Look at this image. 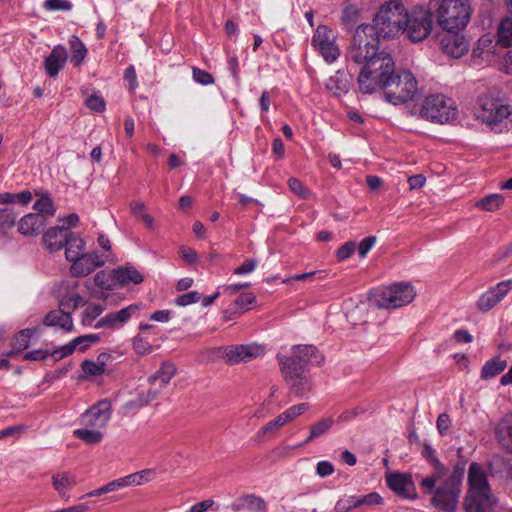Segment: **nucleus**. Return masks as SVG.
<instances>
[{"instance_id":"obj_1","label":"nucleus","mask_w":512,"mask_h":512,"mask_svg":"<svg viewBox=\"0 0 512 512\" xmlns=\"http://www.w3.org/2000/svg\"><path fill=\"white\" fill-rule=\"evenodd\" d=\"M395 63L392 56L381 51L378 57L363 64L358 75L359 90L364 94H372L380 89L385 90L394 72Z\"/></svg>"},{"instance_id":"obj_2","label":"nucleus","mask_w":512,"mask_h":512,"mask_svg":"<svg viewBox=\"0 0 512 512\" xmlns=\"http://www.w3.org/2000/svg\"><path fill=\"white\" fill-rule=\"evenodd\" d=\"M468 493L465 497L466 512H491L495 499L491 495L487 474L478 463H471L468 471Z\"/></svg>"},{"instance_id":"obj_3","label":"nucleus","mask_w":512,"mask_h":512,"mask_svg":"<svg viewBox=\"0 0 512 512\" xmlns=\"http://www.w3.org/2000/svg\"><path fill=\"white\" fill-rule=\"evenodd\" d=\"M405 17L406 7L401 0H390L379 7L371 26L380 38L394 39L403 32Z\"/></svg>"},{"instance_id":"obj_4","label":"nucleus","mask_w":512,"mask_h":512,"mask_svg":"<svg viewBox=\"0 0 512 512\" xmlns=\"http://www.w3.org/2000/svg\"><path fill=\"white\" fill-rule=\"evenodd\" d=\"M379 38L370 24L359 25L348 48L347 59L356 64H365L372 58L378 57L381 53Z\"/></svg>"},{"instance_id":"obj_5","label":"nucleus","mask_w":512,"mask_h":512,"mask_svg":"<svg viewBox=\"0 0 512 512\" xmlns=\"http://www.w3.org/2000/svg\"><path fill=\"white\" fill-rule=\"evenodd\" d=\"M415 296L416 292L411 284L400 282L375 290L369 300L377 308L396 309L411 303Z\"/></svg>"},{"instance_id":"obj_6","label":"nucleus","mask_w":512,"mask_h":512,"mask_svg":"<svg viewBox=\"0 0 512 512\" xmlns=\"http://www.w3.org/2000/svg\"><path fill=\"white\" fill-rule=\"evenodd\" d=\"M475 116L494 128L512 122V106L503 99L484 95L478 100Z\"/></svg>"},{"instance_id":"obj_7","label":"nucleus","mask_w":512,"mask_h":512,"mask_svg":"<svg viewBox=\"0 0 512 512\" xmlns=\"http://www.w3.org/2000/svg\"><path fill=\"white\" fill-rule=\"evenodd\" d=\"M419 94L418 81L410 71L393 72L384 90L385 99L394 104L414 101Z\"/></svg>"},{"instance_id":"obj_8","label":"nucleus","mask_w":512,"mask_h":512,"mask_svg":"<svg viewBox=\"0 0 512 512\" xmlns=\"http://www.w3.org/2000/svg\"><path fill=\"white\" fill-rule=\"evenodd\" d=\"M472 7L468 0H443L438 22L444 30H463L469 23Z\"/></svg>"},{"instance_id":"obj_9","label":"nucleus","mask_w":512,"mask_h":512,"mask_svg":"<svg viewBox=\"0 0 512 512\" xmlns=\"http://www.w3.org/2000/svg\"><path fill=\"white\" fill-rule=\"evenodd\" d=\"M456 114L455 102L442 94L427 96L420 110V116L423 119L441 124L454 119Z\"/></svg>"},{"instance_id":"obj_10","label":"nucleus","mask_w":512,"mask_h":512,"mask_svg":"<svg viewBox=\"0 0 512 512\" xmlns=\"http://www.w3.org/2000/svg\"><path fill=\"white\" fill-rule=\"evenodd\" d=\"M405 25L403 32L412 42H420L424 40L432 29V14L426 8H415L411 12L406 9Z\"/></svg>"},{"instance_id":"obj_11","label":"nucleus","mask_w":512,"mask_h":512,"mask_svg":"<svg viewBox=\"0 0 512 512\" xmlns=\"http://www.w3.org/2000/svg\"><path fill=\"white\" fill-rule=\"evenodd\" d=\"M280 370L289 391L293 395L303 398L311 391V378L306 369L294 366L291 360H284L283 365H280Z\"/></svg>"},{"instance_id":"obj_12","label":"nucleus","mask_w":512,"mask_h":512,"mask_svg":"<svg viewBox=\"0 0 512 512\" xmlns=\"http://www.w3.org/2000/svg\"><path fill=\"white\" fill-rule=\"evenodd\" d=\"M337 36L326 25H319L311 39L313 48L328 64L334 63L340 56V49L336 43Z\"/></svg>"},{"instance_id":"obj_13","label":"nucleus","mask_w":512,"mask_h":512,"mask_svg":"<svg viewBox=\"0 0 512 512\" xmlns=\"http://www.w3.org/2000/svg\"><path fill=\"white\" fill-rule=\"evenodd\" d=\"M291 351V356L277 355L279 365H283L284 360H291L294 366L306 369L308 364L321 365L324 362L323 355L312 345H296Z\"/></svg>"},{"instance_id":"obj_14","label":"nucleus","mask_w":512,"mask_h":512,"mask_svg":"<svg viewBox=\"0 0 512 512\" xmlns=\"http://www.w3.org/2000/svg\"><path fill=\"white\" fill-rule=\"evenodd\" d=\"M428 493H433L432 503L434 506L446 512H456L460 496V488L457 485L445 481Z\"/></svg>"},{"instance_id":"obj_15","label":"nucleus","mask_w":512,"mask_h":512,"mask_svg":"<svg viewBox=\"0 0 512 512\" xmlns=\"http://www.w3.org/2000/svg\"><path fill=\"white\" fill-rule=\"evenodd\" d=\"M111 419V404L108 400H101L87 409L80 418L83 426L102 430Z\"/></svg>"},{"instance_id":"obj_16","label":"nucleus","mask_w":512,"mask_h":512,"mask_svg":"<svg viewBox=\"0 0 512 512\" xmlns=\"http://www.w3.org/2000/svg\"><path fill=\"white\" fill-rule=\"evenodd\" d=\"M265 348L257 344L237 345L225 349L223 358L228 365L248 362L263 356Z\"/></svg>"},{"instance_id":"obj_17","label":"nucleus","mask_w":512,"mask_h":512,"mask_svg":"<svg viewBox=\"0 0 512 512\" xmlns=\"http://www.w3.org/2000/svg\"><path fill=\"white\" fill-rule=\"evenodd\" d=\"M460 31L446 30L441 38L442 50L454 58L462 57L469 49V42Z\"/></svg>"},{"instance_id":"obj_18","label":"nucleus","mask_w":512,"mask_h":512,"mask_svg":"<svg viewBox=\"0 0 512 512\" xmlns=\"http://www.w3.org/2000/svg\"><path fill=\"white\" fill-rule=\"evenodd\" d=\"M511 289L512 280H505L498 283L480 296L477 301L478 309L482 312H488L500 303Z\"/></svg>"},{"instance_id":"obj_19","label":"nucleus","mask_w":512,"mask_h":512,"mask_svg":"<svg viewBox=\"0 0 512 512\" xmlns=\"http://www.w3.org/2000/svg\"><path fill=\"white\" fill-rule=\"evenodd\" d=\"M105 265V260L96 252L85 253L72 263L70 271L73 276L82 277Z\"/></svg>"},{"instance_id":"obj_20","label":"nucleus","mask_w":512,"mask_h":512,"mask_svg":"<svg viewBox=\"0 0 512 512\" xmlns=\"http://www.w3.org/2000/svg\"><path fill=\"white\" fill-rule=\"evenodd\" d=\"M387 486L397 495L410 498L414 491V485L411 476L402 473H391L386 476Z\"/></svg>"},{"instance_id":"obj_21","label":"nucleus","mask_w":512,"mask_h":512,"mask_svg":"<svg viewBox=\"0 0 512 512\" xmlns=\"http://www.w3.org/2000/svg\"><path fill=\"white\" fill-rule=\"evenodd\" d=\"M71 234L57 225L44 233L43 243L50 252L59 251L67 244Z\"/></svg>"},{"instance_id":"obj_22","label":"nucleus","mask_w":512,"mask_h":512,"mask_svg":"<svg viewBox=\"0 0 512 512\" xmlns=\"http://www.w3.org/2000/svg\"><path fill=\"white\" fill-rule=\"evenodd\" d=\"M68 58L67 50L62 45H57L45 58L44 67L50 77H55L64 67Z\"/></svg>"},{"instance_id":"obj_23","label":"nucleus","mask_w":512,"mask_h":512,"mask_svg":"<svg viewBox=\"0 0 512 512\" xmlns=\"http://www.w3.org/2000/svg\"><path fill=\"white\" fill-rule=\"evenodd\" d=\"M43 323L46 326L56 327L65 332H70L74 329L71 313L63 309L48 312L44 317Z\"/></svg>"},{"instance_id":"obj_24","label":"nucleus","mask_w":512,"mask_h":512,"mask_svg":"<svg viewBox=\"0 0 512 512\" xmlns=\"http://www.w3.org/2000/svg\"><path fill=\"white\" fill-rule=\"evenodd\" d=\"M425 455H427L432 464L434 465L435 472L433 475L425 477L422 479L420 485L425 490V492H432L435 484L439 483L440 478L445 473V467L441 464L438 458L435 456V451L428 445L424 447Z\"/></svg>"},{"instance_id":"obj_25","label":"nucleus","mask_w":512,"mask_h":512,"mask_svg":"<svg viewBox=\"0 0 512 512\" xmlns=\"http://www.w3.org/2000/svg\"><path fill=\"white\" fill-rule=\"evenodd\" d=\"M100 340L99 335L97 334H86L81 335L73 339L69 344L65 345L61 349V355L59 358L71 355L77 348L80 351H85L92 344L97 343ZM58 351L52 353L54 358H58Z\"/></svg>"},{"instance_id":"obj_26","label":"nucleus","mask_w":512,"mask_h":512,"mask_svg":"<svg viewBox=\"0 0 512 512\" xmlns=\"http://www.w3.org/2000/svg\"><path fill=\"white\" fill-rule=\"evenodd\" d=\"M497 43H494L493 37L490 34H485L480 37L473 48L472 56L474 59H479L483 62H491L494 58Z\"/></svg>"},{"instance_id":"obj_27","label":"nucleus","mask_w":512,"mask_h":512,"mask_svg":"<svg viewBox=\"0 0 512 512\" xmlns=\"http://www.w3.org/2000/svg\"><path fill=\"white\" fill-rule=\"evenodd\" d=\"M46 225L41 214H27L18 223V231L24 236L37 235Z\"/></svg>"},{"instance_id":"obj_28","label":"nucleus","mask_w":512,"mask_h":512,"mask_svg":"<svg viewBox=\"0 0 512 512\" xmlns=\"http://www.w3.org/2000/svg\"><path fill=\"white\" fill-rule=\"evenodd\" d=\"M77 484L76 477L68 472L57 473L52 476V485L59 496L65 501L70 500L69 491Z\"/></svg>"},{"instance_id":"obj_29","label":"nucleus","mask_w":512,"mask_h":512,"mask_svg":"<svg viewBox=\"0 0 512 512\" xmlns=\"http://www.w3.org/2000/svg\"><path fill=\"white\" fill-rule=\"evenodd\" d=\"M113 279L121 285H127L129 283L140 284L143 282V275L133 266L125 265L112 272Z\"/></svg>"},{"instance_id":"obj_30","label":"nucleus","mask_w":512,"mask_h":512,"mask_svg":"<svg viewBox=\"0 0 512 512\" xmlns=\"http://www.w3.org/2000/svg\"><path fill=\"white\" fill-rule=\"evenodd\" d=\"M496 436L500 445L512 453V414L505 415L496 429Z\"/></svg>"},{"instance_id":"obj_31","label":"nucleus","mask_w":512,"mask_h":512,"mask_svg":"<svg viewBox=\"0 0 512 512\" xmlns=\"http://www.w3.org/2000/svg\"><path fill=\"white\" fill-rule=\"evenodd\" d=\"M241 509L248 510L250 512H266L267 505L263 498L254 494H247L241 497L236 504L233 505L234 511Z\"/></svg>"},{"instance_id":"obj_32","label":"nucleus","mask_w":512,"mask_h":512,"mask_svg":"<svg viewBox=\"0 0 512 512\" xmlns=\"http://www.w3.org/2000/svg\"><path fill=\"white\" fill-rule=\"evenodd\" d=\"M326 87L335 96L346 94L350 87V81L347 74L337 71L333 76L329 77Z\"/></svg>"},{"instance_id":"obj_33","label":"nucleus","mask_w":512,"mask_h":512,"mask_svg":"<svg viewBox=\"0 0 512 512\" xmlns=\"http://www.w3.org/2000/svg\"><path fill=\"white\" fill-rule=\"evenodd\" d=\"M361 16L360 7L351 2H346L342 9L341 24L346 30H352Z\"/></svg>"},{"instance_id":"obj_34","label":"nucleus","mask_w":512,"mask_h":512,"mask_svg":"<svg viewBox=\"0 0 512 512\" xmlns=\"http://www.w3.org/2000/svg\"><path fill=\"white\" fill-rule=\"evenodd\" d=\"M65 247L66 259L73 263L85 254L86 244L82 238L71 234Z\"/></svg>"},{"instance_id":"obj_35","label":"nucleus","mask_w":512,"mask_h":512,"mask_svg":"<svg viewBox=\"0 0 512 512\" xmlns=\"http://www.w3.org/2000/svg\"><path fill=\"white\" fill-rule=\"evenodd\" d=\"M176 374V367L173 363L165 361L151 377L149 382L154 384L159 381L160 387H165Z\"/></svg>"},{"instance_id":"obj_36","label":"nucleus","mask_w":512,"mask_h":512,"mask_svg":"<svg viewBox=\"0 0 512 512\" xmlns=\"http://www.w3.org/2000/svg\"><path fill=\"white\" fill-rule=\"evenodd\" d=\"M507 367V361L499 357L488 360L481 369V378L489 380L499 375Z\"/></svg>"},{"instance_id":"obj_37","label":"nucleus","mask_w":512,"mask_h":512,"mask_svg":"<svg viewBox=\"0 0 512 512\" xmlns=\"http://www.w3.org/2000/svg\"><path fill=\"white\" fill-rule=\"evenodd\" d=\"M33 208L37 211L36 214L43 215L45 221L47 217H53L56 211L54 202L48 194H42L34 203Z\"/></svg>"},{"instance_id":"obj_38","label":"nucleus","mask_w":512,"mask_h":512,"mask_svg":"<svg viewBox=\"0 0 512 512\" xmlns=\"http://www.w3.org/2000/svg\"><path fill=\"white\" fill-rule=\"evenodd\" d=\"M69 44L72 52L70 61L74 66H79L87 55V49L77 36H72Z\"/></svg>"},{"instance_id":"obj_39","label":"nucleus","mask_w":512,"mask_h":512,"mask_svg":"<svg viewBox=\"0 0 512 512\" xmlns=\"http://www.w3.org/2000/svg\"><path fill=\"white\" fill-rule=\"evenodd\" d=\"M73 434L86 444H98L103 439L102 431L88 427L76 429Z\"/></svg>"},{"instance_id":"obj_40","label":"nucleus","mask_w":512,"mask_h":512,"mask_svg":"<svg viewBox=\"0 0 512 512\" xmlns=\"http://www.w3.org/2000/svg\"><path fill=\"white\" fill-rule=\"evenodd\" d=\"M334 424L332 417H327L319 420L311 426L310 435L307 437L303 444L309 443L312 440L324 435Z\"/></svg>"},{"instance_id":"obj_41","label":"nucleus","mask_w":512,"mask_h":512,"mask_svg":"<svg viewBox=\"0 0 512 512\" xmlns=\"http://www.w3.org/2000/svg\"><path fill=\"white\" fill-rule=\"evenodd\" d=\"M504 47L512 46V17L504 19L498 29V41Z\"/></svg>"},{"instance_id":"obj_42","label":"nucleus","mask_w":512,"mask_h":512,"mask_svg":"<svg viewBox=\"0 0 512 512\" xmlns=\"http://www.w3.org/2000/svg\"><path fill=\"white\" fill-rule=\"evenodd\" d=\"M503 202L504 197L501 194H489L476 202L475 207L485 211H495L502 206Z\"/></svg>"},{"instance_id":"obj_43","label":"nucleus","mask_w":512,"mask_h":512,"mask_svg":"<svg viewBox=\"0 0 512 512\" xmlns=\"http://www.w3.org/2000/svg\"><path fill=\"white\" fill-rule=\"evenodd\" d=\"M32 200V193L30 191H22L20 193H4L2 194V204L19 203L22 205L28 204Z\"/></svg>"},{"instance_id":"obj_44","label":"nucleus","mask_w":512,"mask_h":512,"mask_svg":"<svg viewBox=\"0 0 512 512\" xmlns=\"http://www.w3.org/2000/svg\"><path fill=\"white\" fill-rule=\"evenodd\" d=\"M359 507V500L358 496L351 495V496H344L340 498L336 504H335V511L336 512H349L350 510L354 508Z\"/></svg>"},{"instance_id":"obj_45","label":"nucleus","mask_w":512,"mask_h":512,"mask_svg":"<svg viewBox=\"0 0 512 512\" xmlns=\"http://www.w3.org/2000/svg\"><path fill=\"white\" fill-rule=\"evenodd\" d=\"M83 298L79 294L65 295L59 303V309L72 313L82 303Z\"/></svg>"},{"instance_id":"obj_46","label":"nucleus","mask_w":512,"mask_h":512,"mask_svg":"<svg viewBox=\"0 0 512 512\" xmlns=\"http://www.w3.org/2000/svg\"><path fill=\"white\" fill-rule=\"evenodd\" d=\"M310 408L308 403H300L287 408L281 413L287 423L292 422L294 419L305 413Z\"/></svg>"},{"instance_id":"obj_47","label":"nucleus","mask_w":512,"mask_h":512,"mask_svg":"<svg viewBox=\"0 0 512 512\" xmlns=\"http://www.w3.org/2000/svg\"><path fill=\"white\" fill-rule=\"evenodd\" d=\"M103 312V308L99 304L88 305L82 314V324L90 326L93 321Z\"/></svg>"},{"instance_id":"obj_48","label":"nucleus","mask_w":512,"mask_h":512,"mask_svg":"<svg viewBox=\"0 0 512 512\" xmlns=\"http://www.w3.org/2000/svg\"><path fill=\"white\" fill-rule=\"evenodd\" d=\"M44 8L48 11H69L72 3L69 0H46Z\"/></svg>"},{"instance_id":"obj_49","label":"nucleus","mask_w":512,"mask_h":512,"mask_svg":"<svg viewBox=\"0 0 512 512\" xmlns=\"http://www.w3.org/2000/svg\"><path fill=\"white\" fill-rule=\"evenodd\" d=\"M154 472L152 470L146 469L140 472L132 473L128 475V478L131 479V486L133 485H142L145 482H149L152 480V476Z\"/></svg>"},{"instance_id":"obj_50","label":"nucleus","mask_w":512,"mask_h":512,"mask_svg":"<svg viewBox=\"0 0 512 512\" xmlns=\"http://www.w3.org/2000/svg\"><path fill=\"white\" fill-rule=\"evenodd\" d=\"M81 368L87 376H100L105 372L104 368H101L95 361L91 360H84Z\"/></svg>"},{"instance_id":"obj_51","label":"nucleus","mask_w":512,"mask_h":512,"mask_svg":"<svg viewBox=\"0 0 512 512\" xmlns=\"http://www.w3.org/2000/svg\"><path fill=\"white\" fill-rule=\"evenodd\" d=\"M201 300V294L196 291H191L178 296L175 299V303L178 306H187L193 303H197Z\"/></svg>"},{"instance_id":"obj_52","label":"nucleus","mask_w":512,"mask_h":512,"mask_svg":"<svg viewBox=\"0 0 512 512\" xmlns=\"http://www.w3.org/2000/svg\"><path fill=\"white\" fill-rule=\"evenodd\" d=\"M193 79L201 85H210L214 83L213 76L200 68L194 67L192 69Z\"/></svg>"},{"instance_id":"obj_53","label":"nucleus","mask_w":512,"mask_h":512,"mask_svg":"<svg viewBox=\"0 0 512 512\" xmlns=\"http://www.w3.org/2000/svg\"><path fill=\"white\" fill-rule=\"evenodd\" d=\"M139 309V306L136 304L129 305L117 312H114L117 318L119 325H123L126 323L133 314Z\"/></svg>"},{"instance_id":"obj_54","label":"nucleus","mask_w":512,"mask_h":512,"mask_svg":"<svg viewBox=\"0 0 512 512\" xmlns=\"http://www.w3.org/2000/svg\"><path fill=\"white\" fill-rule=\"evenodd\" d=\"M35 333L33 329H24L15 337V346L18 349H25L29 345L30 338Z\"/></svg>"},{"instance_id":"obj_55","label":"nucleus","mask_w":512,"mask_h":512,"mask_svg":"<svg viewBox=\"0 0 512 512\" xmlns=\"http://www.w3.org/2000/svg\"><path fill=\"white\" fill-rule=\"evenodd\" d=\"M356 249V244L353 241L346 242L336 252L338 261H344L348 259Z\"/></svg>"},{"instance_id":"obj_56","label":"nucleus","mask_w":512,"mask_h":512,"mask_svg":"<svg viewBox=\"0 0 512 512\" xmlns=\"http://www.w3.org/2000/svg\"><path fill=\"white\" fill-rule=\"evenodd\" d=\"M358 500H359V507H363V506L369 507V506H373L376 504H380L382 502V497L378 493L372 492L367 495L358 496Z\"/></svg>"},{"instance_id":"obj_57","label":"nucleus","mask_w":512,"mask_h":512,"mask_svg":"<svg viewBox=\"0 0 512 512\" xmlns=\"http://www.w3.org/2000/svg\"><path fill=\"white\" fill-rule=\"evenodd\" d=\"M376 240L377 239L375 236H368L361 240V242L358 245V253L361 258L366 257L367 253L375 245Z\"/></svg>"},{"instance_id":"obj_58","label":"nucleus","mask_w":512,"mask_h":512,"mask_svg":"<svg viewBox=\"0 0 512 512\" xmlns=\"http://www.w3.org/2000/svg\"><path fill=\"white\" fill-rule=\"evenodd\" d=\"M85 103L88 108L96 111V112H102L105 109V101L102 97L97 95H90L86 100Z\"/></svg>"},{"instance_id":"obj_59","label":"nucleus","mask_w":512,"mask_h":512,"mask_svg":"<svg viewBox=\"0 0 512 512\" xmlns=\"http://www.w3.org/2000/svg\"><path fill=\"white\" fill-rule=\"evenodd\" d=\"M133 348L138 354L142 355L151 351V345L141 335L133 339Z\"/></svg>"},{"instance_id":"obj_60","label":"nucleus","mask_w":512,"mask_h":512,"mask_svg":"<svg viewBox=\"0 0 512 512\" xmlns=\"http://www.w3.org/2000/svg\"><path fill=\"white\" fill-rule=\"evenodd\" d=\"M278 427L276 426L273 420L269 421L265 424L255 435V439L257 441H262L266 435H273L278 431Z\"/></svg>"},{"instance_id":"obj_61","label":"nucleus","mask_w":512,"mask_h":512,"mask_svg":"<svg viewBox=\"0 0 512 512\" xmlns=\"http://www.w3.org/2000/svg\"><path fill=\"white\" fill-rule=\"evenodd\" d=\"M439 433L444 436L448 433L451 426V419L448 414L442 413L438 416L436 422Z\"/></svg>"},{"instance_id":"obj_62","label":"nucleus","mask_w":512,"mask_h":512,"mask_svg":"<svg viewBox=\"0 0 512 512\" xmlns=\"http://www.w3.org/2000/svg\"><path fill=\"white\" fill-rule=\"evenodd\" d=\"M108 493L118 491L125 487L131 486V479L128 478V475L122 478H118L106 484Z\"/></svg>"},{"instance_id":"obj_63","label":"nucleus","mask_w":512,"mask_h":512,"mask_svg":"<svg viewBox=\"0 0 512 512\" xmlns=\"http://www.w3.org/2000/svg\"><path fill=\"white\" fill-rule=\"evenodd\" d=\"M160 393L159 389H149L146 392H143L138 397V402L140 406H146L153 400H155Z\"/></svg>"},{"instance_id":"obj_64","label":"nucleus","mask_w":512,"mask_h":512,"mask_svg":"<svg viewBox=\"0 0 512 512\" xmlns=\"http://www.w3.org/2000/svg\"><path fill=\"white\" fill-rule=\"evenodd\" d=\"M288 186L290 190L295 193L296 195L306 198L307 197V190L304 187V185L296 178H290L288 180Z\"/></svg>"}]
</instances>
